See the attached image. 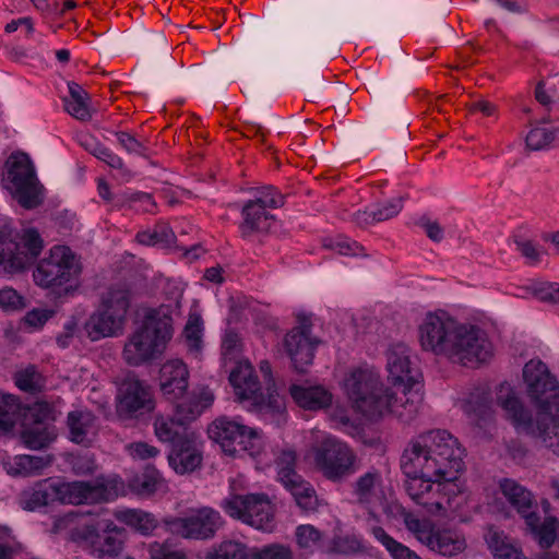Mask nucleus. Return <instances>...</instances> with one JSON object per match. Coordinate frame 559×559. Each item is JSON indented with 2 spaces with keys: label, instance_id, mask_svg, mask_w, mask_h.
I'll return each mask as SVG.
<instances>
[{
  "label": "nucleus",
  "instance_id": "f257e3e1",
  "mask_svg": "<svg viewBox=\"0 0 559 559\" xmlns=\"http://www.w3.org/2000/svg\"><path fill=\"white\" fill-rule=\"evenodd\" d=\"M463 456L464 449L448 430L421 433V508L429 514L444 516L451 499L460 493Z\"/></svg>",
  "mask_w": 559,
  "mask_h": 559
},
{
  "label": "nucleus",
  "instance_id": "f03ea898",
  "mask_svg": "<svg viewBox=\"0 0 559 559\" xmlns=\"http://www.w3.org/2000/svg\"><path fill=\"white\" fill-rule=\"evenodd\" d=\"M116 497V490L104 480L61 483L49 477L22 490L19 495V506L26 511H36L55 502L102 503L111 501Z\"/></svg>",
  "mask_w": 559,
  "mask_h": 559
},
{
  "label": "nucleus",
  "instance_id": "7ed1b4c3",
  "mask_svg": "<svg viewBox=\"0 0 559 559\" xmlns=\"http://www.w3.org/2000/svg\"><path fill=\"white\" fill-rule=\"evenodd\" d=\"M173 332V318L164 308L148 309L124 343L123 360L129 366L139 367L159 359Z\"/></svg>",
  "mask_w": 559,
  "mask_h": 559
},
{
  "label": "nucleus",
  "instance_id": "20e7f679",
  "mask_svg": "<svg viewBox=\"0 0 559 559\" xmlns=\"http://www.w3.org/2000/svg\"><path fill=\"white\" fill-rule=\"evenodd\" d=\"M497 403L516 431L538 439L545 448L559 455V406L551 413H538L534 420L532 413L507 382L499 385Z\"/></svg>",
  "mask_w": 559,
  "mask_h": 559
},
{
  "label": "nucleus",
  "instance_id": "39448f33",
  "mask_svg": "<svg viewBox=\"0 0 559 559\" xmlns=\"http://www.w3.org/2000/svg\"><path fill=\"white\" fill-rule=\"evenodd\" d=\"M343 385L354 409L367 419L380 418L392 405L393 394L383 386L379 372L368 365L350 369Z\"/></svg>",
  "mask_w": 559,
  "mask_h": 559
},
{
  "label": "nucleus",
  "instance_id": "423d86ee",
  "mask_svg": "<svg viewBox=\"0 0 559 559\" xmlns=\"http://www.w3.org/2000/svg\"><path fill=\"white\" fill-rule=\"evenodd\" d=\"M131 296V286L126 282L112 284L107 289L99 310L84 323V331L91 341L117 336L122 332Z\"/></svg>",
  "mask_w": 559,
  "mask_h": 559
},
{
  "label": "nucleus",
  "instance_id": "0eeeda50",
  "mask_svg": "<svg viewBox=\"0 0 559 559\" xmlns=\"http://www.w3.org/2000/svg\"><path fill=\"white\" fill-rule=\"evenodd\" d=\"M44 249V239L36 228L16 230L9 225L0 228V271L16 274L31 267Z\"/></svg>",
  "mask_w": 559,
  "mask_h": 559
},
{
  "label": "nucleus",
  "instance_id": "6e6552de",
  "mask_svg": "<svg viewBox=\"0 0 559 559\" xmlns=\"http://www.w3.org/2000/svg\"><path fill=\"white\" fill-rule=\"evenodd\" d=\"M81 272V263L69 247L53 246L49 254L38 261L33 278L41 288L55 290L63 287L68 294L78 284Z\"/></svg>",
  "mask_w": 559,
  "mask_h": 559
},
{
  "label": "nucleus",
  "instance_id": "1a4fd4ad",
  "mask_svg": "<svg viewBox=\"0 0 559 559\" xmlns=\"http://www.w3.org/2000/svg\"><path fill=\"white\" fill-rule=\"evenodd\" d=\"M219 506L228 516L255 530L272 532L275 527V508L264 492L230 493Z\"/></svg>",
  "mask_w": 559,
  "mask_h": 559
},
{
  "label": "nucleus",
  "instance_id": "9d476101",
  "mask_svg": "<svg viewBox=\"0 0 559 559\" xmlns=\"http://www.w3.org/2000/svg\"><path fill=\"white\" fill-rule=\"evenodd\" d=\"M492 355V344L481 329L459 324L445 356L464 367L477 368L488 362Z\"/></svg>",
  "mask_w": 559,
  "mask_h": 559
},
{
  "label": "nucleus",
  "instance_id": "9b49d317",
  "mask_svg": "<svg viewBox=\"0 0 559 559\" xmlns=\"http://www.w3.org/2000/svg\"><path fill=\"white\" fill-rule=\"evenodd\" d=\"M229 382L240 402H249L255 412L282 415L285 409L283 399L276 391L265 396L250 364H238L229 374Z\"/></svg>",
  "mask_w": 559,
  "mask_h": 559
},
{
  "label": "nucleus",
  "instance_id": "f8f14e48",
  "mask_svg": "<svg viewBox=\"0 0 559 559\" xmlns=\"http://www.w3.org/2000/svg\"><path fill=\"white\" fill-rule=\"evenodd\" d=\"M314 463L322 475L333 483H341L359 469L355 451L335 438L324 439L314 450Z\"/></svg>",
  "mask_w": 559,
  "mask_h": 559
},
{
  "label": "nucleus",
  "instance_id": "ddd939ff",
  "mask_svg": "<svg viewBox=\"0 0 559 559\" xmlns=\"http://www.w3.org/2000/svg\"><path fill=\"white\" fill-rule=\"evenodd\" d=\"M523 380L527 395L538 413H551L559 406V383L539 359H531L524 365Z\"/></svg>",
  "mask_w": 559,
  "mask_h": 559
},
{
  "label": "nucleus",
  "instance_id": "4468645a",
  "mask_svg": "<svg viewBox=\"0 0 559 559\" xmlns=\"http://www.w3.org/2000/svg\"><path fill=\"white\" fill-rule=\"evenodd\" d=\"M408 348L404 344H396L386 352V369L392 385L402 386L403 396L400 397L402 406L408 418L413 419L419 412L417 391L413 390L416 380L411 376Z\"/></svg>",
  "mask_w": 559,
  "mask_h": 559
},
{
  "label": "nucleus",
  "instance_id": "2eb2a0df",
  "mask_svg": "<svg viewBox=\"0 0 559 559\" xmlns=\"http://www.w3.org/2000/svg\"><path fill=\"white\" fill-rule=\"evenodd\" d=\"M155 408L153 392L144 381L128 374L120 383L117 394V413L123 418H140Z\"/></svg>",
  "mask_w": 559,
  "mask_h": 559
},
{
  "label": "nucleus",
  "instance_id": "dca6fc26",
  "mask_svg": "<svg viewBox=\"0 0 559 559\" xmlns=\"http://www.w3.org/2000/svg\"><path fill=\"white\" fill-rule=\"evenodd\" d=\"M7 166V179L19 203L25 209L36 207L39 204L37 178L29 157L24 153L12 154Z\"/></svg>",
  "mask_w": 559,
  "mask_h": 559
},
{
  "label": "nucleus",
  "instance_id": "f3484780",
  "mask_svg": "<svg viewBox=\"0 0 559 559\" xmlns=\"http://www.w3.org/2000/svg\"><path fill=\"white\" fill-rule=\"evenodd\" d=\"M122 530L112 521L103 520L96 524H86L80 527L76 539L88 544L91 554L96 558H114L122 550V539L119 536Z\"/></svg>",
  "mask_w": 559,
  "mask_h": 559
},
{
  "label": "nucleus",
  "instance_id": "a211bd4d",
  "mask_svg": "<svg viewBox=\"0 0 559 559\" xmlns=\"http://www.w3.org/2000/svg\"><path fill=\"white\" fill-rule=\"evenodd\" d=\"M173 534L190 539H210L223 525V519L212 508H201L186 518H169L164 520Z\"/></svg>",
  "mask_w": 559,
  "mask_h": 559
},
{
  "label": "nucleus",
  "instance_id": "6ab92c4d",
  "mask_svg": "<svg viewBox=\"0 0 559 559\" xmlns=\"http://www.w3.org/2000/svg\"><path fill=\"white\" fill-rule=\"evenodd\" d=\"M207 432L209 437L229 455L249 450L258 439L254 429L225 416L215 419L209 426Z\"/></svg>",
  "mask_w": 559,
  "mask_h": 559
},
{
  "label": "nucleus",
  "instance_id": "aec40b11",
  "mask_svg": "<svg viewBox=\"0 0 559 559\" xmlns=\"http://www.w3.org/2000/svg\"><path fill=\"white\" fill-rule=\"evenodd\" d=\"M298 325L284 337V348L297 372H305L312 364L319 340L311 337L312 323L307 316H298Z\"/></svg>",
  "mask_w": 559,
  "mask_h": 559
},
{
  "label": "nucleus",
  "instance_id": "412c9836",
  "mask_svg": "<svg viewBox=\"0 0 559 559\" xmlns=\"http://www.w3.org/2000/svg\"><path fill=\"white\" fill-rule=\"evenodd\" d=\"M457 326L450 318L428 313L421 326V347L429 348L437 355H447Z\"/></svg>",
  "mask_w": 559,
  "mask_h": 559
},
{
  "label": "nucleus",
  "instance_id": "4be33fe9",
  "mask_svg": "<svg viewBox=\"0 0 559 559\" xmlns=\"http://www.w3.org/2000/svg\"><path fill=\"white\" fill-rule=\"evenodd\" d=\"M68 439L80 445L88 447L98 433V419L88 409L71 411L67 415Z\"/></svg>",
  "mask_w": 559,
  "mask_h": 559
},
{
  "label": "nucleus",
  "instance_id": "5701e85b",
  "mask_svg": "<svg viewBox=\"0 0 559 559\" xmlns=\"http://www.w3.org/2000/svg\"><path fill=\"white\" fill-rule=\"evenodd\" d=\"M189 371L179 359L165 362L159 371V386L168 400H177L183 396L188 389Z\"/></svg>",
  "mask_w": 559,
  "mask_h": 559
},
{
  "label": "nucleus",
  "instance_id": "b1692460",
  "mask_svg": "<svg viewBox=\"0 0 559 559\" xmlns=\"http://www.w3.org/2000/svg\"><path fill=\"white\" fill-rule=\"evenodd\" d=\"M168 463L177 474L191 473L201 465L202 454L198 447V435L194 433L170 448Z\"/></svg>",
  "mask_w": 559,
  "mask_h": 559
},
{
  "label": "nucleus",
  "instance_id": "393cba45",
  "mask_svg": "<svg viewBox=\"0 0 559 559\" xmlns=\"http://www.w3.org/2000/svg\"><path fill=\"white\" fill-rule=\"evenodd\" d=\"M421 543H425L432 551L445 557L456 556L466 548V540L457 531L435 525H431L429 535L425 540L421 538Z\"/></svg>",
  "mask_w": 559,
  "mask_h": 559
},
{
  "label": "nucleus",
  "instance_id": "a878e982",
  "mask_svg": "<svg viewBox=\"0 0 559 559\" xmlns=\"http://www.w3.org/2000/svg\"><path fill=\"white\" fill-rule=\"evenodd\" d=\"M403 209V197L392 198L384 202H379L365 211L348 213L344 219H352L360 227L381 223L395 217Z\"/></svg>",
  "mask_w": 559,
  "mask_h": 559
},
{
  "label": "nucleus",
  "instance_id": "bb28decb",
  "mask_svg": "<svg viewBox=\"0 0 559 559\" xmlns=\"http://www.w3.org/2000/svg\"><path fill=\"white\" fill-rule=\"evenodd\" d=\"M153 427L156 438L160 442L169 444L170 448L195 433L175 414L157 415L154 418Z\"/></svg>",
  "mask_w": 559,
  "mask_h": 559
},
{
  "label": "nucleus",
  "instance_id": "cd10ccee",
  "mask_svg": "<svg viewBox=\"0 0 559 559\" xmlns=\"http://www.w3.org/2000/svg\"><path fill=\"white\" fill-rule=\"evenodd\" d=\"M242 222L239 226L243 238L250 237L252 234L267 233L274 224V215L267 212L258 203L249 200L241 209Z\"/></svg>",
  "mask_w": 559,
  "mask_h": 559
},
{
  "label": "nucleus",
  "instance_id": "c85d7f7f",
  "mask_svg": "<svg viewBox=\"0 0 559 559\" xmlns=\"http://www.w3.org/2000/svg\"><path fill=\"white\" fill-rule=\"evenodd\" d=\"M214 402V394L209 388H201L185 396L175 406V415L187 426L195 420Z\"/></svg>",
  "mask_w": 559,
  "mask_h": 559
},
{
  "label": "nucleus",
  "instance_id": "c756f323",
  "mask_svg": "<svg viewBox=\"0 0 559 559\" xmlns=\"http://www.w3.org/2000/svg\"><path fill=\"white\" fill-rule=\"evenodd\" d=\"M289 392L294 401L302 408L316 411L332 403V394L322 386L292 385Z\"/></svg>",
  "mask_w": 559,
  "mask_h": 559
},
{
  "label": "nucleus",
  "instance_id": "7c9ffc66",
  "mask_svg": "<svg viewBox=\"0 0 559 559\" xmlns=\"http://www.w3.org/2000/svg\"><path fill=\"white\" fill-rule=\"evenodd\" d=\"M419 441L412 440L411 447L405 449L401 456V471L403 475L406 477L405 480V489L408 496L416 502H419V491L412 484V481H416L419 479Z\"/></svg>",
  "mask_w": 559,
  "mask_h": 559
},
{
  "label": "nucleus",
  "instance_id": "2f4dec72",
  "mask_svg": "<svg viewBox=\"0 0 559 559\" xmlns=\"http://www.w3.org/2000/svg\"><path fill=\"white\" fill-rule=\"evenodd\" d=\"M525 524L538 545L544 548H550L557 539L559 521L555 516H548L540 522L536 511L526 515Z\"/></svg>",
  "mask_w": 559,
  "mask_h": 559
},
{
  "label": "nucleus",
  "instance_id": "473e14b6",
  "mask_svg": "<svg viewBox=\"0 0 559 559\" xmlns=\"http://www.w3.org/2000/svg\"><path fill=\"white\" fill-rule=\"evenodd\" d=\"M52 463L51 455H16L5 464L8 474L12 476H31L40 472Z\"/></svg>",
  "mask_w": 559,
  "mask_h": 559
},
{
  "label": "nucleus",
  "instance_id": "72a5a7b5",
  "mask_svg": "<svg viewBox=\"0 0 559 559\" xmlns=\"http://www.w3.org/2000/svg\"><path fill=\"white\" fill-rule=\"evenodd\" d=\"M500 488L503 496L524 519H526L527 514L535 511L531 491L518 484L515 480L504 478L500 483Z\"/></svg>",
  "mask_w": 559,
  "mask_h": 559
},
{
  "label": "nucleus",
  "instance_id": "f704fd0d",
  "mask_svg": "<svg viewBox=\"0 0 559 559\" xmlns=\"http://www.w3.org/2000/svg\"><path fill=\"white\" fill-rule=\"evenodd\" d=\"M381 483L382 477L380 472L372 468L350 484L352 496L358 504L367 507L372 502L376 496V489Z\"/></svg>",
  "mask_w": 559,
  "mask_h": 559
},
{
  "label": "nucleus",
  "instance_id": "c9c22d12",
  "mask_svg": "<svg viewBox=\"0 0 559 559\" xmlns=\"http://www.w3.org/2000/svg\"><path fill=\"white\" fill-rule=\"evenodd\" d=\"M55 425H34L25 427L21 431L23 444L31 450H41L49 447L57 439Z\"/></svg>",
  "mask_w": 559,
  "mask_h": 559
},
{
  "label": "nucleus",
  "instance_id": "e433bc0d",
  "mask_svg": "<svg viewBox=\"0 0 559 559\" xmlns=\"http://www.w3.org/2000/svg\"><path fill=\"white\" fill-rule=\"evenodd\" d=\"M293 496L298 508L304 512L318 509V496L313 486L301 476L284 486Z\"/></svg>",
  "mask_w": 559,
  "mask_h": 559
},
{
  "label": "nucleus",
  "instance_id": "4c0bfd02",
  "mask_svg": "<svg viewBox=\"0 0 559 559\" xmlns=\"http://www.w3.org/2000/svg\"><path fill=\"white\" fill-rule=\"evenodd\" d=\"M488 548L499 559H525L522 550L509 542V538L498 530L489 527L485 536Z\"/></svg>",
  "mask_w": 559,
  "mask_h": 559
},
{
  "label": "nucleus",
  "instance_id": "58836bf2",
  "mask_svg": "<svg viewBox=\"0 0 559 559\" xmlns=\"http://www.w3.org/2000/svg\"><path fill=\"white\" fill-rule=\"evenodd\" d=\"M117 519L142 535L152 534L158 525V521L152 513L139 509L120 511L117 513Z\"/></svg>",
  "mask_w": 559,
  "mask_h": 559
},
{
  "label": "nucleus",
  "instance_id": "ea45409f",
  "mask_svg": "<svg viewBox=\"0 0 559 559\" xmlns=\"http://www.w3.org/2000/svg\"><path fill=\"white\" fill-rule=\"evenodd\" d=\"M22 404L13 394L0 392V432H9L20 418Z\"/></svg>",
  "mask_w": 559,
  "mask_h": 559
},
{
  "label": "nucleus",
  "instance_id": "a19ab883",
  "mask_svg": "<svg viewBox=\"0 0 559 559\" xmlns=\"http://www.w3.org/2000/svg\"><path fill=\"white\" fill-rule=\"evenodd\" d=\"M372 535L385 547L393 559H419L415 551L395 540L382 527H372Z\"/></svg>",
  "mask_w": 559,
  "mask_h": 559
},
{
  "label": "nucleus",
  "instance_id": "79ce46f5",
  "mask_svg": "<svg viewBox=\"0 0 559 559\" xmlns=\"http://www.w3.org/2000/svg\"><path fill=\"white\" fill-rule=\"evenodd\" d=\"M250 548L236 540H225L214 547L205 556V559H249Z\"/></svg>",
  "mask_w": 559,
  "mask_h": 559
},
{
  "label": "nucleus",
  "instance_id": "37998d69",
  "mask_svg": "<svg viewBox=\"0 0 559 559\" xmlns=\"http://www.w3.org/2000/svg\"><path fill=\"white\" fill-rule=\"evenodd\" d=\"M465 412L473 417L479 427L491 418V400L487 393L481 395L472 394L465 404Z\"/></svg>",
  "mask_w": 559,
  "mask_h": 559
},
{
  "label": "nucleus",
  "instance_id": "c03bdc74",
  "mask_svg": "<svg viewBox=\"0 0 559 559\" xmlns=\"http://www.w3.org/2000/svg\"><path fill=\"white\" fill-rule=\"evenodd\" d=\"M297 454L294 450H283L275 460L277 479L285 486L300 475L296 472Z\"/></svg>",
  "mask_w": 559,
  "mask_h": 559
},
{
  "label": "nucleus",
  "instance_id": "a18cd8bd",
  "mask_svg": "<svg viewBox=\"0 0 559 559\" xmlns=\"http://www.w3.org/2000/svg\"><path fill=\"white\" fill-rule=\"evenodd\" d=\"M176 236L168 225L156 226L153 230H144L136 234V240L144 246L170 247Z\"/></svg>",
  "mask_w": 559,
  "mask_h": 559
},
{
  "label": "nucleus",
  "instance_id": "49530a36",
  "mask_svg": "<svg viewBox=\"0 0 559 559\" xmlns=\"http://www.w3.org/2000/svg\"><path fill=\"white\" fill-rule=\"evenodd\" d=\"M163 486V477L154 467L146 468L133 480V489L141 496H151Z\"/></svg>",
  "mask_w": 559,
  "mask_h": 559
},
{
  "label": "nucleus",
  "instance_id": "de8ad7c7",
  "mask_svg": "<svg viewBox=\"0 0 559 559\" xmlns=\"http://www.w3.org/2000/svg\"><path fill=\"white\" fill-rule=\"evenodd\" d=\"M81 145L93 156L106 163L108 166H120V156L115 154L110 148L99 143L93 136H85L81 140Z\"/></svg>",
  "mask_w": 559,
  "mask_h": 559
},
{
  "label": "nucleus",
  "instance_id": "09e8293b",
  "mask_svg": "<svg viewBox=\"0 0 559 559\" xmlns=\"http://www.w3.org/2000/svg\"><path fill=\"white\" fill-rule=\"evenodd\" d=\"M525 142L531 151L546 150L555 142V133L552 129L535 127L527 133Z\"/></svg>",
  "mask_w": 559,
  "mask_h": 559
},
{
  "label": "nucleus",
  "instance_id": "8fccbe9b",
  "mask_svg": "<svg viewBox=\"0 0 559 559\" xmlns=\"http://www.w3.org/2000/svg\"><path fill=\"white\" fill-rule=\"evenodd\" d=\"M528 289L539 301L550 305H559V283H533Z\"/></svg>",
  "mask_w": 559,
  "mask_h": 559
},
{
  "label": "nucleus",
  "instance_id": "3c124183",
  "mask_svg": "<svg viewBox=\"0 0 559 559\" xmlns=\"http://www.w3.org/2000/svg\"><path fill=\"white\" fill-rule=\"evenodd\" d=\"M249 559H293L292 550L280 544L250 548Z\"/></svg>",
  "mask_w": 559,
  "mask_h": 559
},
{
  "label": "nucleus",
  "instance_id": "603ef678",
  "mask_svg": "<svg viewBox=\"0 0 559 559\" xmlns=\"http://www.w3.org/2000/svg\"><path fill=\"white\" fill-rule=\"evenodd\" d=\"M16 386L28 393H35L40 389V374L37 372L35 366L27 368L15 373L14 377Z\"/></svg>",
  "mask_w": 559,
  "mask_h": 559
},
{
  "label": "nucleus",
  "instance_id": "864d4df0",
  "mask_svg": "<svg viewBox=\"0 0 559 559\" xmlns=\"http://www.w3.org/2000/svg\"><path fill=\"white\" fill-rule=\"evenodd\" d=\"M384 512L389 516L403 518L407 528L415 535L417 539H419V519L407 512L402 504L397 502H391L385 506Z\"/></svg>",
  "mask_w": 559,
  "mask_h": 559
},
{
  "label": "nucleus",
  "instance_id": "5fc2aeb1",
  "mask_svg": "<svg viewBox=\"0 0 559 559\" xmlns=\"http://www.w3.org/2000/svg\"><path fill=\"white\" fill-rule=\"evenodd\" d=\"M252 201L266 210L277 209L284 204L283 195L272 186L258 189Z\"/></svg>",
  "mask_w": 559,
  "mask_h": 559
},
{
  "label": "nucleus",
  "instance_id": "6e6d98bb",
  "mask_svg": "<svg viewBox=\"0 0 559 559\" xmlns=\"http://www.w3.org/2000/svg\"><path fill=\"white\" fill-rule=\"evenodd\" d=\"M115 135L121 147L124 148L129 154H135L143 157L148 156V148L131 133L126 131H117L115 132Z\"/></svg>",
  "mask_w": 559,
  "mask_h": 559
},
{
  "label": "nucleus",
  "instance_id": "4d7b16f0",
  "mask_svg": "<svg viewBox=\"0 0 559 559\" xmlns=\"http://www.w3.org/2000/svg\"><path fill=\"white\" fill-rule=\"evenodd\" d=\"M34 425H53L56 411L48 402H36L31 408Z\"/></svg>",
  "mask_w": 559,
  "mask_h": 559
},
{
  "label": "nucleus",
  "instance_id": "13d9d810",
  "mask_svg": "<svg viewBox=\"0 0 559 559\" xmlns=\"http://www.w3.org/2000/svg\"><path fill=\"white\" fill-rule=\"evenodd\" d=\"M296 539L299 547L312 549L319 544L321 533L312 525H299L296 528Z\"/></svg>",
  "mask_w": 559,
  "mask_h": 559
},
{
  "label": "nucleus",
  "instance_id": "bf43d9fd",
  "mask_svg": "<svg viewBox=\"0 0 559 559\" xmlns=\"http://www.w3.org/2000/svg\"><path fill=\"white\" fill-rule=\"evenodd\" d=\"M241 84L242 91L252 94L267 84L266 78L261 72H245L237 79Z\"/></svg>",
  "mask_w": 559,
  "mask_h": 559
},
{
  "label": "nucleus",
  "instance_id": "052dcab7",
  "mask_svg": "<svg viewBox=\"0 0 559 559\" xmlns=\"http://www.w3.org/2000/svg\"><path fill=\"white\" fill-rule=\"evenodd\" d=\"M185 336L191 349H200L202 343V324L199 318L188 321L185 328Z\"/></svg>",
  "mask_w": 559,
  "mask_h": 559
},
{
  "label": "nucleus",
  "instance_id": "680f3d73",
  "mask_svg": "<svg viewBox=\"0 0 559 559\" xmlns=\"http://www.w3.org/2000/svg\"><path fill=\"white\" fill-rule=\"evenodd\" d=\"M88 99L64 100V108L68 114L81 121H87L92 118V112L87 104Z\"/></svg>",
  "mask_w": 559,
  "mask_h": 559
},
{
  "label": "nucleus",
  "instance_id": "e2e57ef3",
  "mask_svg": "<svg viewBox=\"0 0 559 559\" xmlns=\"http://www.w3.org/2000/svg\"><path fill=\"white\" fill-rule=\"evenodd\" d=\"M10 536V528L0 525V559H14L19 551V545L13 539H7Z\"/></svg>",
  "mask_w": 559,
  "mask_h": 559
},
{
  "label": "nucleus",
  "instance_id": "0e129e2a",
  "mask_svg": "<svg viewBox=\"0 0 559 559\" xmlns=\"http://www.w3.org/2000/svg\"><path fill=\"white\" fill-rule=\"evenodd\" d=\"M24 307L23 297L13 288L0 289V308L17 310Z\"/></svg>",
  "mask_w": 559,
  "mask_h": 559
},
{
  "label": "nucleus",
  "instance_id": "69168bd1",
  "mask_svg": "<svg viewBox=\"0 0 559 559\" xmlns=\"http://www.w3.org/2000/svg\"><path fill=\"white\" fill-rule=\"evenodd\" d=\"M151 559H187L182 550L173 549L166 544L154 543L150 547Z\"/></svg>",
  "mask_w": 559,
  "mask_h": 559
},
{
  "label": "nucleus",
  "instance_id": "338daca9",
  "mask_svg": "<svg viewBox=\"0 0 559 559\" xmlns=\"http://www.w3.org/2000/svg\"><path fill=\"white\" fill-rule=\"evenodd\" d=\"M129 453L132 457L139 460H148L156 457L159 450L144 441L132 442L128 445Z\"/></svg>",
  "mask_w": 559,
  "mask_h": 559
},
{
  "label": "nucleus",
  "instance_id": "774afa93",
  "mask_svg": "<svg viewBox=\"0 0 559 559\" xmlns=\"http://www.w3.org/2000/svg\"><path fill=\"white\" fill-rule=\"evenodd\" d=\"M329 246L344 255H359L364 249L358 242L345 237L336 238Z\"/></svg>",
  "mask_w": 559,
  "mask_h": 559
}]
</instances>
